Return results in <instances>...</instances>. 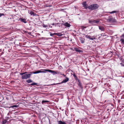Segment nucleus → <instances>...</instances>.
I'll return each instance as SVG.
<instances>
[{"label":"nucleus","mask_w":124,"mask_h":124,"mask_svg":"<svg viewBox=\"0 0 124 124\" xmlns=\"http://www.w3.org/2000/svg\"><path fill=\"white\" fill-rule=\"evenodd\" d=\"M46 69H41L40 70H38L33 72H30L29 73L26 74L27 72H25L24 73H20V74L22 75V78H30L31 75L32 74H36L40 73H46V71L44 70Z\"/></svg>","instance_id":"1"},{"label":"nucleus","mask_w":124,"mask_h":124,"mask_svg":"<svg viewBox=\"0 0 124 124\" xmlns=\"http://www.w3.org/2000/svg\"><path fill=\"white\" fill-rule=\"evenodd\" d=\"M99 6L97 4H93L88 6V8L92 11L95 10L98 8Z\"/></svg>","instance_id":"2"},{"label":"nucleus","mask_w":124,"mask_h":124,"mask_svg":"<svg viewBox=\"0 0 124 124\" xmlns=\"http://www.w3.org/2000/svg\"><path fill=\"white\" fill-rule=\"evenodd\" d=\"M44 70L46 71V72H48L51 73L54 75L56 74V71H53L52 70L48 69H46V70Z\"/></svg>","instance_id":"3"},{"label":"nucleus","mask_w":124,"mask_h":124,"mask_svg":"<svg viewBox=\"0 0 124 124\" xmlns=\"http://www.w3.org/2000/svg\"><path fill=\"white\" fill-rule=\"evenodd\" d=\"M84 35L85 36V37L86 38L89 39H90L92 40L96 39V38H95L94 36H93V37L91 38V36L90 35H86V34H84Z\"/></svg>","instance_id":"4"},{"label":"nucleus","mask_w":124,"mask_h":124,"mask_svg":"<svg viewBox=\"0 0 124 124\" xmlns=\"http://www.w3.org/2000/svg\"><path fill=\"white\" fill-rule=\"evenodd\" d=\"M120 41L121 43L124 45V34H123L120 36Z\"/></svg>","instance_id":"5"},{"label":"nucleus","mask_w":124,"mask_h":124,"mask_svg":"<svg viewBox=\"0 0 124 124\" xmlns=\"http://www.w3.org/2000/svg\"><path fill=\"white\" fill-rule=\"evenodd\" d=\"M19 21H20L21 22L23 23H26L27 22L26 21V19L25 18H20L19 19Z\"/></svg>","instance_id":"6"},{"label":"nucleus","mask_w":124,"mask_h":124,"mask_svg":"<svg viewBox=\"0 0 124 124\" xmlns=\"http://www.w3.org/2000/svg\"><path fill=\"white\" fill-rule=\"evenodd\" d=\"M109 22H116V20L114 18H110L108 19Z\"/></svg>","instance_id":"7"},{"label":"nucleus","mask_w":124,"mask_h":124,"mask_svg":"<svg viewBox=\"0 0 124 124\" xmlns=\"http://www.w3.org/2000/svg\"><path fill=\"white\" fill-rule=\"evenodd\" d=\"M57 74L60 75H62L64 77H65V78H66V75L63 74L60 71H56V74Z\"/></svg>","instance_id":"8"},{"label":"nucleus","mask_w":124,"mask_h":124,"mask_svg":"<svg viewBox=\"0 0 124 124\" xmlns=\"http://www.w3.org/2000/svg\"><path fill=\"white\" fill-rule=\"evenodd\" d=\"M69 80L68 78H66L64 80L62 81L61 83H57L55 84H60L61 83H66Z\"/></svg>","instance_id":"9"},{"label":"nucleus","mask_w":124,"mask_h":124,"mask_svg":"<svg viewBox=\"0 0 124 124\" xmlns=\"http://www.w3.org/2000/svg\"><path fill=\"white\" fill-rule=\"evenodd\" d=\"M83 7L85 9H87V8H88V7H87V5L86 4V2H83Z\"/></svg>","instance_id":"10"},{"label":"nucleus","mask_w":124,"mask_h":124,"mask_svg":"<svg viewBox=\"0 0 124 124\" xmlns=\"http://www.w3.org/2000/svg\"><path fill=\"white\" fill-rule=\"evenodd\" d=\"M30 14L31 16L33 15V16L37 15L36 13H34V12L32 11L30 12Z\"/></svg>","instance_id":"11"},{"label":"nucleus","mask_w":124,"mask_h":124,"mask_svg":"<svg viewBox=\"0 0 124 124\" xmlns=\"http://www.w3.org/2000/svg\"><path fill=\"white\" fill-rule=\"evenodd\" d=\"M100 20L99 19L93 20V23H95L98 24L100 22Z\"/></svg>","instance_id":"12"},{"label":"nucleus","mask_w":124,"mask_h":124,"mask_svg":"<svg viewBox=\"0 0 124 124\" xmlns=\"http://www.w3.org/2000/svg\"><path fill=\"white\" fill-rule=\"evenodd\" d=\"M64 25L65 26L67 27H70V24L69 23H64Z\"/></svg>","instance_id":"13"},{"label":"nucleus","mask_w":124,"mask_h":124,"mask_svg":"<svg viewBox=\"0 0 124 124\" xmlns=\"http://www.w3.org/2000/svg\"><path fill=\"white\" fill-rule=\"evenodd\" d=\"M119 12V11L118 10L117 11H112L111 12H109L108 13L110 14H112L114 13H117Z\"/></svg>","instance_id":"14"},{"label":"nucleus","mask_w":124,"mask_h":124,"mask_svg":"<svg viewBox=\"0 0 124 124\" xmlns=\"http://www.w3.org/2000/svg\"><path fill=\"white\" fill-rule=\"evenodd\" d=\"M76 80L77 81H78V85L81 87H82V85L80 83V82L79 80L77 78L76 79Z\"/></svg>","instance_id":"15"},{"label":"nucleus","mask_w":124,"mask_h":124,"mask_svg":"<svg viewBox=\"0 0 124 124\" xmlns=\"http://www.w3.org/2000/svg\"><path fill=\"white\" fill-rule=\"evenodd\" d=\"M99 29L101 30V31H104L105 28L103 27L102 26H99Z\"/></svg>","instance_id":"16"},{"label":"nucleus","mask_w":124,"mask_h":124,"mask_svg":"<svg viewBox=\"0 0 124 124\" xmlns=\"http://www.w3.org/2000/svg\"><path fill=\"white\" fill-rule=\"evenodd\" d=\"M75 51L77 52H82V51L80 50L79 49L77 48H75Z\"/></svg>","instance_id":"17"},{"label":"nucleus","mask_w":124,"mask_h":124,"mask_svg":"<svg viewBox=\"0 0 124 124\" xmlns=\"http://www.w3.org/2000/svg\"><path fill=\"white\" fill-rule=\"evenodd\" d=\"M58 124H66L65 122H62V121H58Z\"/></svg>","instance_id":"18"},{"label":"nucleus","mask_w":124,"mask_h":124,"mask_svg":"<svg viewBox=\"0 0 124 124\" xmlns=\"http://www.w3.org/2000/svg\"><path fill=\"white\" fill-rule=\"evenodd\" d=\"M86 26H80V28H81L83 30H84V29L86 28Z\"/></svg>","instance_id":"19"},{"label":"nucleus","mask_w":124,"mask_h":124,"mask_svg":"<svg viewBox=\"0 0 124 124\" xmlns=\"http://www.w3.org/2000/svg\"><path fill=\"white\" fill-rule=\"evenodd\" d=\"M49 102V101H46L43 100L42 101V104H43L44 103H47V102L48 103Z\"/></svg>","instance_id":"20"},{"label":"nucleus","mask_w":124,"mask_h":124,"mask_svg":"<svg viewBox=\"0 0 124 124\" xmlns=\"http://www.w3.org/2000/svg\"><path fill=\"white\" fill-rule=\"evenodd\" d=\"M56 35H57L58 36H62V34L61 33H56Z\"/></svg>","instance_id":"21"},{"label":"nucleus","mask_w":124,"mask_h":124,"mask_svg":"<svg viewBox=\"0 0 124 124\" xmlns=\"http://www.w3.org/2000/svg\"><path fill=\"white\" fill-rule=\"evenodd\" d=\"M26 82L28 83H30L32 82V81L31 80V79H29L27 80L26 81Z\"/></svg>","instance_id":"22"},{"label":"nucleus","mask_w":124,"mask_h":124,"mask_svg":"<svg viewBox=\"0 0 124 124\" xmlns=\"http://www.w3.org/2000/svg\"><path fill=\"white\" fill-rule=\"evenodd\" d=\"M18 106L16 105H13L10 107V108H14V107H18Z\"/></svg>","instance_id":"23"},{"label":"nucleus","mask_w":124,"mask_h":124,"mask_svg":"<svg viewBox=\"0 0 124 124\" xmlns=\"http://www.w3.org/2000/svg\"><path fill=\"white\" fill-rule=\"evenodd\" d=\"M31 85L33 86L34 85H37V84L35 83H34L31 84Z\"/></svg>","instance_id":"24"},{"label":"nucleus","mask_w":124,"mask_h":124,"mask_svg":"<svg viewBox=\"0 0 124 124\" xmlns=\"http://www.w3.org/2000/svg\"><path fill=\"white\" fill-rule=\"evenodd\" d=\"M80 41L81 43H83L84 42V40L83 39H81L80 40Z\"/></svg>","instance_id":"25"},{"label":"nucleus","mask_w":124,"mask_h":124,"mask_svg":"<svg viewBox=\"0 0 124 124\" xmlns=\"http://www.w3.org/2000/svg\"><path fill=\"white\" fill-rule=\"evenodd\" d=\"M7 120H4L2 122V124H5L7 122Z\"/></svg>","instance_id":"26"},{"label":"nucleus","mask_w":124,"mask_h":124,"mask_svg":"<svg viewBox=\"0 0 124 124\" xmlns=\"http://www.w3.org/2000/svg\"><path fill=\"white\" fill-rule=\"evenodd\" d=\"M71 74L75 78H77V77L76 76V75L75 73L74 72H73V73H71Z\"/></svg>","instance_id":"27"},{"label":"nucleus","mask_w":124,"mask_h":124,"mask_svg":"<svg viewBox=\"0 0 124 124\" xmlns=\"http://www.w3.org/2000/svg\"><path fill=\"white\" fill-rule=\"evenodd\" d=\"M93 20H89V23H93Z\"/></svg>","instance_id":"28"},{"label":"nucleus","mask_w":124,"mask_h":124,"mask_svg":"<svg viewBox=\"0 0 124 124\" xmlns=\"http://www.w3.org/2000/svg\"><path fill=\"white\" fill-rule=\"evenodd\" d=\"M42 26L44 28H46V27L48 26L46 25H45L44 24H43L42 25Z\"/></svg>","instance_id":"29"},{"label":"nucleus","mask_w":124,"mask_h":124,"mask_svg":"<svg viewBox=\"0 0 124 124\" xmlns=\"http://www.w3.org/2000/svg\"><path fill=\"white\" fill-rule=\"evenodd\" d=\"M56 35V33H51V34H50V35L51 36H53L54 35Z\"/></svg>","instance_id":"30"},{"label":"nucleus","mask_w":124,"mask_h":124,"mask_svg":"<svg viewBox=\"0 0 124 124\" xmlns=\"http://www.w3.org/2000/svg\"><path fill=\"white\" fill-rule=\"evenodd\" d=\"M4 15L3 13H0V17H1L2 16H4Z\"/></svg>","instance_id":"31"},{"label":"nucleus","mask_w":124,"mask_h":124,"mask_svg":"<svg viewBox=\"0 0 124 124\" xmlns=\"http://www.w3.org/2000/svg\"><path fill=\"white\" fill-rule=\"evenodd\" d=\"M110 52V53H110V54H111V56H112V52Z\"/></svg>","instance_id":"32"},{"label":"nucleus","mask_w":124,"mask_h":124,"mask_svg":"<svg viewBox=\"0 0 124 124\" xmlns=\"http://www.w3.org/2000/svg\"><path fill=\"white\" fill-rule=\"evenodd\" d=\"M51 6H52L51 5H48V6H46V7H51Z\"/></svg>","instance_id":"33"},{"label":"nucleus","mask_w":124,"mask_h":124,"mask_svg":"<svg viewBox=\"0 0 124 124\" xmlns=\"http://www.w3.org/2000/svg\"><path fill=\"white\" fill-rule=\"evenodd\" d=\"M103 33H102V34H101V36H105V35H103Z\"/></svg>","instance_id":"34"},{"label":"nucleus","mask_w":124,"mask_h":124,"mask_svg":"<svg viewBox=\"0 0 124 124\" xmlns=\"http://www.w3.org/2000/svg\"><path fill=\"white\" fill-rule=\"evenodd\" d=\"M31 32H29V33H28V34H31Z\"/></svg>","instance_id":"35"},{"label":"nucleus","mask_w":124,"mask_h":124,"mask_svg":"<svg viewBox=\"0 0 124 124\" xmlns=\"http://www.w3.org/2000/svg\"><path fill=\"white\" fill-rule=\"evenodd\" d=\"M52 25H54V23H53V24H52Z\"/></svg>","instance_id":"36"},{"label":"nucleus","mask_w":124,"mask_h":124,"mask_svg":"<svg viewBox=\"0 0 124 124\" xmlns=\"http://www.w3.org/2000/svg\"><path fill=\"white\" fill-rule=\"evenodd\" d=\"M23 78V79H24V78H26H26Z\"/></svg>","instance_id":"37"},{"label":"nucleus","mask_w":124,"mask_h":124,"mask_svg":"<svg viewBox=\"0 0 124 124\" xmlns=\"http://www.w3.org/2000/svg\"><path fill=\"white\" fill-rule=\"evenodd\" d=\"M121 124H124V123H122Z\"/></svg>","instance_id":"38"},{"label":"nucleus","mask_w":124,"mask_h":124,"mask_svg":"<svg viewBox=\"0 0 124 124\" xmlns=\"http://www.w3.org/2000/svg\"><path fill=\"white\" fill-rule=\"evenodd\" d=\"M123 30L124 31V28L123 29Z\"/></svg>","instance_id":"39"}]
</instances>
